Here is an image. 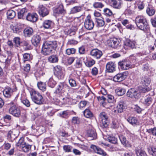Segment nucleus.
<instances>
[{"mask_svg": "<svg viewBox=\"0 0 156 156\" xmlns=\"http://www.w3.org/2000/svg\"><path fill=\"white\" fill-rule=\"evenodd\" d=\"M151 88L150 87H140L138 89L131 88L129 89L126 93V95L131 98L138 99L141 96V93H145L150 91Z\"/></svg>", "mask_w": 156, "mask_h": 156, "instance_id": "f257e3e1", "label": "nucleus"}, {"mask_svg": "<svg viewBox=\"0 0 156 156\" xmlns=\"http://www.w3.org/2000/svg\"><path fill=\"white\" fill-rule=\"evenodd\" d=\"M57 47V42L56 41H47L44 42L42 48V52L45 55H50L53 51L56 50Z\"/></svg>", "mask_w": 156, "mask_h": 156, "instance_id": "f03ea898", "label": "nucleus"}, {"mask_svg": "<svg viewBox=\"0 0 156 156\" xmlns=\"http://www.w3.org/2000/svg\"><path fill=\"white\" fill-rule=\"evenodd\" d=\"M135 23L138 28L144 32H147L149 30L148 23L145 17L142 16H137Z\"/></svg>", "mask_w": 156, "mask_h": 156, "instance_id": "7ed1b4c3", "label": "nucleus"}, {"mask_svg": "<svg viewBox=\"0 0 156 156\" xmlns=\"http://www.w3.org/2000/svg\"><path fill=\"white\" fill-rule=\"evenodd\" d=\"M30 92L31 99L34 103L37 105H41L43 103V97L40 93L32 89L30 90Z\"/></svg>", "mask_w": 156, "mask_h": 156, "instance_id": "20e7f679", "label": "nucleus"}, {"mask_svg": "<svg viewBox=\"0 0 156 156\" xmlns=\"http://www.w3.org/2000/svg\"><path fill=\"white\" fill-rule=\"evenodd\" d=\"M99 117L101 119V126L105 128L107 127L109 123L107 114L105 112H102L99 114Z\"/></svg>", "mask_w": 156, "mask_h": 156, "instance_id": "39448f33", "label": "nucleus"}, {"mask_svg": "<svg viewBox=\"0 0 156 156\" xmlns=\"http://www.w3.org/2000/svg\"><path fill=\"white\" fill-rule=\"evenodd\" d=\"M94 26V22L91 19L90 16L89 15L87 16L84 21L85 28L88 30H90L93 29Z\"/></svg>", "mask_w": 156, "mask_h": 156, "instance_id": "423d86ee", "label": "nucleus"}, {"mask_svg": "<svg viewBox=\"0 0 156 156\" xmlns=\"http://www.w3.org/2000/svg\"><path fill=\"white\" fill-rule=\"evenodd\" d=\"M19 132L18 130L13 129L9 131L7 134V138L9 141L12 142L18 136Z\"/></svg>", "mask_w": 156, "mask_h": 156, "instance_id": "0eeeda50", "label": "nucleus"}, {"mask_svg": "<svg viewBox=\"0 0 156 156\" xmlns=\"http://www.w3.org/2000/svg\"><path fill=\"white\" fill-rule=\"evenodd\" d=\"M128 74L126 72L118 73L113 77V80L115 82H121L126 78Z\"/></svg>", "mask_w": 156, "mask_h": 156, "instance_id": "6e6552de", "label": "nucleus"}, {"mask_svg": "<svg viewBox=\"0 0 156 156\" xmlns=\"http://www.w3.org/2000/svg\"><path fill=\"white\" fill-rule=\"evenodd\" d=\"M9 112L14 116L19 117L21 115L20 108L17 107L13 105L11 107L9 110Z\"/></svg>", "mask_w": 156, "mask_h": 156, "instance_id": "1a4fd4ad", "label": "nucleus"}, {"mask_svg": "<svg viewBox=\"0 0 156 156\" xmlns=\"http://www.w3.org/2000/svg\"><path fill=\"white\" fill-rule=\"evenodd\" d=\"M111 5L114 8L120 9L123 5V2L122 0H108Z\"/></svg>", "mask_w": 156, "mask_h": 156, "instance_id": "9d476101", "label": "nucleus"}, {"mask_svg": "<svg viewBox=\"0 0 156 156\" xmlns=\"http://www.w3.org/2000/svg\"><path fill=\"white\" fill-rule=\"evenodd\" d=\"M91 148L94 151L102 156H108L107 153L103 150L94 145H92L90 146Z\"/></svg>", "mask_w": 156, "mask_h": 156, "instance_id": "9b49d317", "label": "nucleus"}, {"mask_svg": "<svg viewBox=\"0 0 156 156\" xmlns=\"http://www.w3.org/2000/svg\"><path fill=\"white\" fill-rule=\"evenodd\" d=\"M119 67L122 70H126L132 68V65L130 62L128 61H122L118 63Z\"/></svg>", "mask_w": 156, "mask_h": 156, "instance_id": "f8f14e48", "label": "nucleus"}, {"mask_svg": "<svg viewBox=\"0 0 156 156\" xmlns=\"http://www.w3.org/2000/svg\"><path fill=\"white\" fill-rule=\"evenodd\" d=\"M90 55L94 58L98 59L101 57L103 53L101 51L95 48L93 49L90 51Z\"/></svg>", "mask_w": 156, "mask_h": 156, "instance_id": "ddd939ff", "label": "nucleus"}, {"mask_svg": "<svg viewBox=\"0 0 156 156\" xmlns=\"http://www.w3.org/2000/svg\"><path fill=\"white\" fill-rule=\"evenodd\" d=\"M53 11L56 16L63 15L66 13V11L64 9L63 5L61 4L58 7L55 8Z\"/></svg>", "mask_w": 156, "mask_h": 156, "instance_id": "4468645a", "label": "nucleus"}, {"mask_svg": "<svg viewBox=\"0 0 156 156\" xmlns=\"http://www.w3.org/2000/svg\"><path fill=\"white\" fill-rule=\"evenodd\" d=\"M55 75L58 79H61L63 77V75L62 72V67L60 66H57L54 67Z\"/></svg>", "mask_w": 156, "mask_h": 156, "instance_id": "2eb2a0df", "label": "nucleus"}, {"mask_svg": "<svg viewBox=\"0 0 156 156\" xmlns=\"http://www.w3.org/2000/svg\"><path fill=\"white\" fill-rule=\"evenodd\" d=\"M108 45L113 48H116L119 44V42L116 38H111L108 40Z\"/></svg>", "mask_w": 156, "mask_h": 156, "instance_id": "dca6fc26", "label": "nucleus"}, {"mask_svg": "<svg viewBox=\"0 0 156 156\" xmlns=\"http://www.w3.org/2000/svg\"><path fill=\"white\" fill-rule=\"evenodd\" d=\"M38 12L41 16L44 17L48 14L49 12L44 6L40 5L38 6Z\"/></svg>", "mask_w": 156, "mask_h": 156, "instance_id": "f3484780", "label": "nucleus"}, {"mask_svg": "<svg viewBox=\"0 0 156 156\" xmlns=\"http://www.w3.org/2000/svg\"><path fill=\"white\" fill-rule=\"evenodd\" d=\"M116 65L112 62H108L106 66V70L107 72L112 73L115 70Z\"/></svg>", "mask_w": 156, "mask_h": 156, "instance_id": "a211bd4d", "label": "nucleus"}, {"mask_svg": "<svg viewBox=\"0 0 156 156\" xmlns=\"http://www.w3.org/2000/svg\"><path fill=\"white\" fill-rule=\"evenodd\" d=\"M38 16L37 14L35 13H28L26 16V19L30 22H34L37 21L38 20Z\"/></svg>", "mask_w": 156, "mask_h": 156, "instance_id": "6ab92c4d", "label": "nucleus"}, {"mask_svg": "<svg viewBox=\"0 0 156 156\" xmlns=\"http://www.w3.org/2000/svg\"><path fill=\"white\" fill-rule=\"evenodd\" d=\"M141 82L142 84L146 86H148L150 85L151 82V79L149 76H144L141 77Z\"/></svg>", "mask_w": 156, "mask_h": 156, "instance_id": "aec40b11", "label": "nucleus"}, {"mask_svg": "<svg viewBox=\"0 0 156 156\" xmlns=\"http://www.w3.org/2000/svg\"><path fill=\"white\" fill-rule=\"evenodd\" d=\"M41 38L38 35H34L31 40L32 44L35 46H37L40 43Z\"/></svg>", "mask_w": 156, "mask_h": 156, "instance_id": "412c9836", "label": "nucleus"}, {"mask_svg": "<svg viewBox=\"0 0 156 156\" xmlns=\"http://www.w3.org/2000/svg\"><path fill=\"white\" fill-rule=\"evenodd\" d=\"M34 31L32 28L27 27L23 30L24 36L25 37H30L33 34Z\"/></svg>", "mask_w": 156, "mask_h": 156, "instance_id": "4be33fe9", "label": "nucleus"}, {"mask_svg": "<svg viewBox=\"0 0 156 156\" xmlns=\"http://www.w3.org/2000/svg\"><path fill=\"white\" fill-rule=\"evenodd\" d=\"M13 92V90L9 87H7L5 88L3 91L4 96L8 98H9L11 96Z\"/></svg>", "mask_w": 156, "mask_h": 156, "instance_id": "5701e85b", "label": "nucleus"}, {"mask_svg": "<svg viewBox=\"0 0 156 156\" xmlns=\"http://www.w3.org/2000/svg\"><path fill=\"white\" fill-rule=\"evenodd\" d=\"M27 12V9L25 8H24L20 10L18 12V19H23V17L26 16Z\"/></svg>", "mask_w": 156, "mask_h": 156, "instance_id": "b1692460", "label": "nucleus"}, {"mask_svg": "<svg viewBox=\"0 0 156 156\" xmlns=\"http://www.w3.org/2000/svg\"><path fill=\"white\" fill-rule=\"evenodd\" d=\"M87 135L89 137L91 138V140L96 139L97 137V133L94 130L89 129L87 131Z\"/></svg>", "mask_w": 156, "mask_h": 156, "instance_id": "393cba45", "label": "nucleus"}, {"mask_svg": "<svg viewBox=\"0 0 156 156\" xmlns=\"http://www.w3.org/2000/svg\"><path fill=\"white\" fill-rule=\"evenodd\" d=\"M66 86V84L63 83H60L58 85L56 89L54 92V93L57 94L60 93L64 89Z\"/></svg>", "mask_w": 156, "mask_h": 156, "instance_id": "a878e982", "label": "nucleus"}, {"mask_svg": "<svg viewBox=\"0 0 156 156\" xmlns=\"http://www.w3.org/2000/svg\"><path fill=\"white\" fill-rule=\"evenodd\" d=\"M53 23L51 20H47L43 23V27L46 29L51 28L53 25Z\"/></svg>", "mask_w": 156, "mask_h": 156, "instance_id": "bb28decb", "label": "nucleus"}, {"mask_svg": "<svg viewBox=\"0 0 156 156\" xmlns=\"http://www.w3.org/2000/svg\"><path fill=\"white\" fill-rule=\"evenodd\" d=\"M125 107L124 102L120 101L119 102L117 106V109L118 112H122L123 109H125Z\"/></svg>", "mask_w": 156, "mask_h": 156, "instance_id": "cd10ccee", "label": "nucleus"}, {"mask_svg": "<svg viewBox=\"0 0 156 156\" xmlns=\"http://www.w3.org/2000/svg\"><path fill=\"white\" fill-rule=\"evenodd\" d=\"M83 7L81 6H76L72 8L70 11L71 14H75L82 10Z\"/></svg>", "mask_w": 156, "mask_h": 156, "instance_id": "c85d7f7f", "label": "nucleus"}, {"mask_svg": "<svg viewBox=\"0 0 156 156\" xmlns=\"http://www.w3.org/2000/svg\"><path fill=\"white\" fill-rule=\"evenodd\" d=\"M48 60L52 63L57 62L58 60V56L56 55H51L48 57Z\"/></svg>", "mask_w": 156, "mask_h": 156, "instance_id": "c756f323", "label": "nucleus"}, {"mask_svg": "<svg viewBox=\"0 0 156 156\" xmlns=\"http://www.w3.org/2000/svg\"><path fill=\"white\" fill-rule=\"evenodd\" d=\"M115 91L118 95L121 96L123 95L125 93L126 90L124 88L119 87L115 89Z\"/></svg>", "mask_w": 156, "mask_h": 156, "instance_id": "7c9ffc66", "label": "nucleus"}, {"mask_svg": "<svg viewBox=\"0 0 156 156\" xmlns=\"http://www.w3.org/2000/svg\"><path fill=\"white\" fill-rule=\"evenodd\" d=\"M135 152L137 156H147L145 152L142 149H139L137 148H136Z\"/></svg>", "mask_w": 156, "mask_h": 156, "instance_id": "2f4dec72", "label": "nucleus"}, {"mask_svg": "<svg viewBox=\"0 0 156 156\" xmlns=\"http://www.w3.org/2000/svg\"><path fill=\"white\" fill-rule=\"evenodd\" d=\"M7 15L8 19H12L14 18L15 16L16 12L13 10H9L7 11Z\"/></svg>", "mask_w": 156, "mask_h": 156, "instance_id": "473e14b6", "label": "nucleus"}, {"mask_svg": "<svg viewBox=\"0 0 156 156\" xmlns=\"http://www.w3.org/2000/svg\"><path fill=\"white\" fill-rule=\"evenodd\" d=\"M31 146L28 144L25 143L21 147L22 151L25 152H27L31 149Z\"/></svg>", "mask_w": 156, "mask_h": 156, "instance_id": "72a5a7b5", "label": "nucleus"}, {"mask_svg": "<svg viewBox=\"0 0 156 156\" xmlns=\"http://www.w3.org/2000/svg\"><path fill=\"white\" fill-rule=\"evenodd\" d=\"M37 86L38 88L42 91H44L46 90V85L44 83L42 82H38Z\"/></svg>", "mask_w": 156, "mask_h": 156, "instance_id": "f704fd0d", "label": "nucleus"}, {"mask_svg": "<svg viewBox=\"0 0 156 156\" xmlns=\"http://www.w3.org/2000/svg\"><path fill=\"white\" fill-rule=\"evenodd\" d=\"M147 14L150 16H153L155 13V10L151 6L147 7L146 10Z\"/></svg>", "mask_w": 156, "mask_h": 156, "instance_id": "c9c22d12", "label": "nucleus"}, {"mask_svg": "<svg viewBox=\"0 0 156 156\" xmlns=\"http://www.w3.org/2000/svg\"><path fill=\"white\" fill-rule=\"evenodd\" d=\"M119 138L122 144L124 146H126L128 143V141L126 140V138L122 135L119 136Z\"/></svg>", "mask_w": 156, "mask_h": 156, "instance_id": "e433bc0d", "label": "nucleus"}, {"mask_svg": "<svg viewBox=\"0 0 156 156\" xmlns=\"http://www.w3.org/2000/svg\"><path fill=\"white\" fill-rule=\"evenodd\" d=\"M83 114L84 116L87 118H90L93 116L92 113L88 109H86L83 111Z\"/></svg>", "mask_w": 156, "mask_h": 156, "instance_id": "4c0bfd02", "label": "nucleus"}, {"mask_svg": "<svg viewBox=\"0 0 156 156\" xmlns=\"http://www.w3.org/2000/svg\"><path fill=\"white\" fill-rule=\"evenodd\" d=\"M96 22L97 23V26L98 27H100L104 25L105 22L103 19L99 18L95 19Z\"/></svg>", "mask_w": 156, "mask_h": 156, "instance_id": "58836bf2", "label": "nucleus"}, {"mask_svg": "<svg viewBox=\"0 0 156 156\" xmlns=\"http://www.w3.org/2000/svg\"><path fill=\"white\" fill-rule=\"evenodd\" d=\"M148 150L149 154L152 156H156V148L154 147H150L148 148Z\"/></svg>", "mask_w": 156, "mask_h": 156, "instance_id": "ea45409f", "label": "nucleus"}, {"mask_svg": "<svg viewBox=\"0 0 156 156\" xmlns=\"http://www.w3.org/2000/svg\"><path fill=\"white\" fill-rule=\"evenodd\" d=\"M152 100V98L149 96H148L144 99L143 103L146 106H148L151 103Z\"/></svg>", "mask_w": 156, "mask_h": 156, "instance_id": "a19ab883", "label": "nucleus"}, {"mask_svg": "<svg viewBox=\"0 0 156 156\" xmlns=\"http://www.w3.org/2000/svg\"><path fill=\"white\" fill-rule=\"evenodd\" d=\"M69 112L68 111H64L59 114L58 115L62 118H67L69 117Z\"/></svg>", "mask_w": 156, "mask_h": 156, "instance_id": "79ce46f5", "label": "nucleus"}, {"mask_svg": "<svg viewBox=\"0 0 156 156\" xmlns=\"http://www.w3.org/2000/svg\"><path fill=\"white\" fill-rule=\"evenodd\" d=\"M127 120L133 125L136 124L137 122V120L135 117H130Z\"/></svg>", "mask_w": 156, "mask_h": 156, "instance_id": "37998d69", "label": "nucleus"}, {"mask_svg": "<svg viewBox=\"0 0 156 156\" xmlns=\"http://www.w3.org/2000/svg\"><path fill=\"white\" fill-rule=\"evenodd\" d=\"M25 143L24 141V138L21 137L19 141L17 142L16 146L17 147H20V148Z\"/></svg>", "mask_w": 156, "mask_h": 156, "instance_id": "c03bdc74", "label": "nucleus"}, {"mask_svg": "<svg viewBox=\"0 0 156 156\" xmlns=\"http://www.w3.org/2000/svg\"><path fill=\"white\" fill-rule=\"evenodd\" d=\"M104 14L106 16H110L112 15V11L108 8H105L103 10Z\"/></svg>", "mask_w": 156, "mask_h": 156, "instance_id": "a18cd8bd", "label": "nucleus"}, {"mask_svg": "<svg viewBox=\"0 0 156 156\" xmlns=\"http://www.w3.org/2000/svg\"><path fill=\"white\" fill-rule=\"evenodd\" d=\"M107 140L109 142L114 144L117 143V138L113 136H109L107 138Z\"/></svg>", "mask_w": 156, "mask_h": 156, "instance_id": "49530a36", "label": "nucleus"}, {"mask_svg": "<svg viewBox=\"0 0 156 156\" xmlns=\"http://www.w3.org/2000/svg\"><path fill=\"white\" fill-rule=\"evenodd\" d=\"M32 58L30 54L26 53L23 55V60L24 62L29 61Z\"/></svg>", "mask_w": 156, "mask_h": 156, "instance_id": "de8ad7c7", "label": "nucleus"}, {"mask_svg": "<svg viewBox=\"0 0 156 156\" xmlns=\"http://www.w3.org/2000/svg\"><path fill=\"white\" fill-rule=\"evenodd\" d=\"M125 45L131 48H134L135 46L134 42L130 41H127L125 43Z\"/></svg>", "mask_w": 156, "mask_h": 156, "instance_id": "09e8293b", "label": "nucleus"}, {"mask_svg": "<svg viewBox=\"0 0 156 156\" xmlns=\"http://www.w3.org/2000/svg\"><path fill=\"white\" fill-rule=\"evenodd\" d=\"M49 86L51 87H53L56 84V82L53 80L52 78H50L48 82Z\"/></svg>", "mask_w": 156, "mask_h": 156, "instance_id": "8fccbe9b", "label": "nucleus"}, {"mask_svg": "<svg viewBox=\"0 0 156 156\" xmlns=\"http://www.w3.org/2000/svg\"><path fill=\"white\" fill-rule=\"evenodd\" d=\"M119 126V123L116 119H114L111 124V128L113 129H116Z\"/></svg>", "mask_w": 156, "mask_h": 156, "instance_id": "3c124183", "label": "nucleus"}, {"mask_svg": "<svg viewBox=\"0 0 156 156\" xmlns=\"http://www.w3.org/2000/svg\"><path fill=\"white\" fill-rule=\"evenodd\" d=\"M93 6L94 8H102L104 6V5L101 2H95L93 4Z\"/></svg>", "mask_w": 156, "mask_h": 156, "instance_id": "603ef678", "label": "nucleus"}, {"mask_svg": "<svg viewBox=\"0 0 156 156\" xmlns=\"http://www.w3.org/2000/svg\"><path fill=\"white\" fill-rule=\"evenodd\" d=\"M95 63V61L92 59L91 60L87 61L86 62H85L86 66L88 67H90L92 66Z\"/></svg>", "mask_w": 156, "mask_h": 156, "instance_id": "864d4df0", "label": "nucleus"}, {"mask_svg": "<svg viewBox=\"0 0 156 156\" xmlns=\"http://www.w3.org/2000/svg\"><path fill=\"white\" fill-rule=\"evenodd\" d=\"M20 38L19 37H15L14 38L13 41L16 47H19L20 44Z\"/></svg>", "mask_w": 156, "mask_h": 156, "instance_id": "5fc2aeb1", "label": "nucleus"}, {"mask_svg": "<svg viewBox=\"0 0 156 156\" xmlns=\"http://www.w3.org/2000/svg\"><path fill=\"white\" fill-rule=\"evenodd\" d=\"M76 50L74 48H68L66 51L67 55H69L71 54H73L75 53Z\"/></svg>", "mask_w": 156, "mask_h": 156, "instance_id": "6e6d98bb", "label": "nucleus"}, {"mask_svg": "<svg viewBox=\"0 0 156 156\" xmlns=\"http://www.w3.org/2000/svg\"><path fill=\"white\" fill-rule=\"evenodd\" d=\"M69 82L70 86L72 87H75L77 85V83L76 81L73 79L70 78L69 79Z\"/></svg>", "mask_w": 156, "mask_h": 156, "instance_id": "4d7b16f0", "label": "nucleus"}, {"mask_svg": "<svg viewBox=\"0 0 156 156\" xmlns=\"http://www.w3.org/2000/svg\"><path fill=\"white\" fill-rule=\"evenodd\" d=\"M146 132L149 133H151L153 135L156 136V127L147 129Z\"/></svg>", "mask_w": 156, "mask_h": 156, "instance_id": "13d9d810", "label": "nucleus"}, {"mask_svg": "<svg viewBox=\"0 0 156 156\" xmlns=\"http://www.w3.org/2000/svg\"><path fill=\"white\" fill-rule=\"evenodd\" d=\"M7 53L9 55V56L8 57V58H7L5 61V64L6 65H8L10 63V60L12 58V54L11 52L9 51H7Z\"/></svg>", "mask_w": 156, "mask_h": 156, "instance_id": "bf43d9fd", "label": "nucleus"}, {"mask_svg": "<svg viewBox=\"0 0 156 156\" xmlns=\"http://www.w3.org/2000/svg\"><path fill=\"white\" fill-rule=\"evenodd\" d=\"M108 101L109 103H113L114 101V97L111 95H108L107 96Z\"/></svg>", "mask_w": 156, "mask_h": 156, "instance_id": "052dcab7", "label": "nucleus"}, {"mask_svg": "<svg viewBox=\"0 0 156 156\" xmlns=\"http://www.w3.org/2000/svg\"><path fill=\"white\" fill-rule=\"evenodd\" d=\"M72 122L75 124H79L80 122L79 118L77 117H74L72 119Z\"/></svg>", "mask_w": 156, "mask_h": 156, "instance_id": "680f3d73", "label": "nucleus"}, {"mask_svg": "<svg viewBox=\"0 0 156 156\" xmlns=\"http://www.w3.org/2000/svg\"><path fill=\"white\" fill-rule=\"evenodd\" d=\"M23 44L24 46L28 47L25 48L26 50H29L31 48V46L29 45V43L28 41H23Z\"/></svg>", "mask_w": 156, "mask_h": 156, "instance_id": "e2e57ef3", "label": "nucleus"}, {"mask_svg": "<svg viewBox=\"0 0 156 156\" xmlns=\"http://www.w3.org/2000/svg\"><path fill=\"white\" fill-rule=\"evenodd\" d=\"M72 148V147L69 145H65L63 147V149L66 152H70Z\"/></svg>", "mask_w": 156, "mask_h": 156, "instance_id": "0e129e2a", "label": "nucleus"}, {"mask_svg": "<svg viewBox=\"0 0 156 156\" xmlns=\"http://www.w3.org/2000/svg\"><path fill=\"white\" fill-rule=\"evenodd\" d=\"M149 64L147 63H146L143 65L142 67V69L144 71H147L149 70Z\"/></svg>", "mask_w": 156, "mask_h": 156, "instance_id": "69168bd1", "label": "nucleus"}, {"mask_svg": "<svg viewBox=\"0 0 156 156\" xmlns=\"http://www.w3.org/2000/svg\"><path fill=\"white\" fill-rule=\"evenodd\" d=\"M23 103L27 107H29L30 105V103L29 101L27 99L23 100L22 101Z\"/></svg>", "mask_w": 156, "mask_h": 156, "instance_id": "338daca9", "label": "nucleus"}, {"mask_svg": "<svg viewBox=\"0 0 156 156\" xmlns=\"http://www.w3.org/2000/svg\"><path fill=\"white\" fill-rule=\"evenodd\" d=\"M151 22L152 26L156 27V17L152 18L151 19Z\"/></svg>", "mask_w": 156, "mask_h": 156, "instance_id": "774afa93", "label": "nucleus"}]
</instances>
